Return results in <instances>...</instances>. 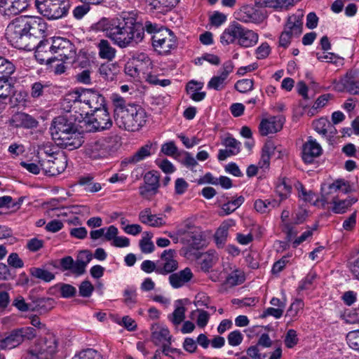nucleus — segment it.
<instances>
[{
  "label": "nucleus",
  "mask_w": 359,
  "mask_h": 359,
  "mask_svg": "<svg viewBox=\"0 0 359 359\" xmlns=\"http://www.w3.org/2000/svg\"><path fill=\"white\" fill-rule=\"evenodd\" d=\"M35 57L40 64H50L55 62V53L51 46V39L40 41L36 47Z\"/></svg>",
  "instance_id": "dca6fc26"
},
{
  "label": "nucleus",
  "mask_w": 359,
  "mask_h": 359,
  "mask_svg": "<svg viewBox=\"0 0 359 359\" xmlns=\"http://www.w3.org/2000/svg\"><path fill=\"white\" fill-rule=\"evenodd\" d=\"M11 124L16 128H32L36 127L38 122L32 116L23 113H15L11 118Z\"/></svg>",
  "instance_id": "4be33fe9"
},
{
  "label": "nucleus",
  "mask_w": 359,
  "mask_h": 359,
  "mask_svg": "<svg viewBox=\"0 0 359 359\" xmlns=\"http://www.w3.org/2000/svg\"><path fill=\"white\" fill-rule=\"evenodd\" d=\"M139 220L143 224L154 227H158L165 224V222L161 217H157L156 215L151 214L150 208H145L140 212Z\"/></svg>",
  "instance_id": "a878e982"
},
{
  "label": "nucleus",
  "mask_w": 359,
  "mask_h": 359,
  "mask_svg": "<svg viewBox=\"0 0 359 359\" xmlns=\"http://www.w3.org/2000/svg\"><path fill=\"white\" fill-rule=\"evenodd\" d=\"M118 72V66L114 63H104L101 65L99 68V73L100 76L107 81H114Z\"/></svg>",
  "instance_id": "bb28decb"
},
{
  "label": "nucleus",
  "mask_w": 359,
  "mask_h": 359,
  "mask_svg": "<svg viewBox=\"0 0 359 359\" xmlns=\"http://www.w3.org/2000/svg\"><path fill=\"white\" fill-rule=\"evenodd\" d=\"M254 81L252 79H242L235 84V88L240 93H247L253 89Z\"/></svg>",
  "instance_id": "8fccbe9b"
},
{
  "label": "nucleus",
  "mask_w": 359,
  "mask_h": 359,
  "mask_svg": "<svg viewBox=\"0 0 359 359\" xmlns=\"http://www.w3.org/2000/svg\"><path fill=\"white\" fill-rule=\"evenodd\" d=\"M256 6L268 7L275 9L293 6L294 0H255Z\"/></svg>",
  "instance_id": "c756f323"
},
{
  "label": "nucleus",
  "mask_w": 359,
  "mask_h": 359,
  "mask_svg": "<svg viewBox=\"0 0 359 359\" xmlns=\"http://www.w3.org/2000/svg\"><path fill=\"white\" fill-rule=\"evenodd\" d=\"M36 335V330L32 327H24L12 330L10 334L0 341L2 349L13 348L25 340H31Z\"/></svg>",
  "instance_id": "9b49d317"
},
{
  "label": "nucleus",
  "mask_w": 359,
  "mask_h": 359,
  "mask_svg": "<svg viewBox=\"0 0 359 359\" xmlns=\"http://www.w3.org/2000/svg\"><path fill=\"white\" fill-rule=\"evenodd\" d=\"M132 60L142 69V74H145L152 65L150 58L144 53L138 54L137 56L133 57Z\"/></svg>",
  "instance_id": "ea45409f"
},
{
  "label": "nucleus",
  "mask_w": 359,
  "mask_h": 359,
  "mask_svg": "<svg viewBox=\"0 0 359 359\" xmlns=\"http://www.w3.org/2000/svg\"><path fill=\"white\" fill-rule=\"evenodd\" d=\"M51 46L55 53V61L65 62L67 60H74L76 48L67 39L62 37L51 39Z\"/></svg>",
  "instance_id": "f8f14e48"
},
{
  "label": "nucleus",
  "mask_w": 359,
  "mask_h": 359,
  "mask_svg": "<svg viewBox=\"0 0 359 359\" xmlns=\"http://www.w3.org/2000/svg\"><path fill=\"white\" fill-rule=\"evenodd\" d=\"M284 342L287 348H293L298 342L297 332L292 329L289 330L285 335Z\"/></svg>",
  "instance_id": "680f3d73"
},
{
  "label": "nucleus",
  "mask_w": 359,
  "mask_h": 359,
  "mask_svg": "<svg viewBox=\"0 0 359 359\" xmlns=\"http://www.w3.org/2000/svg\"><path fill=\"white\" fill-rule=\"evenodd\" d=\"M50 130L55 144L62 148L73 150L80 147L83 142L78 126L67 116L55 118Z\"/></svg>",
  "instance_id": "7ed1b4c3"
},
{
  "label": "nucleus",
  "mask_w": 359,
  "mask_h": 359,
  "mask_svg": "<svg viewBox=\"0 0 359 359\" xmlns=\"http://www.w3.org/2000/svg\"><path fill=\"white\" fill-rule=\"evenodd\" d=\"M258 41V34L252 30L245 28L238 22H233L223 32L220 42L223 45L237 43L238 45L248 48L255 46Z\"/></svg>",
  "instance_id": "39448f33"
},
{
  "label": "nucleus",
  "mask_w": 359,
  "mask_h": 359,
  "mask_svg": "<svg viewBox=\"0 0 359 359\" xmlns=\"http://www.w3.org/2000/svg\"><path fill=\"white\" fill-rule=\"evenodd\" d=\"M111 99L114 107V120H116L117 118L118 110H126L127 105L126 104V100L118 94H112Z\"/></svg>",
  "instance_id": "c03bdc74"
},
{
  "label": "nucleus",
  "mask_w": 359,
  "mask_h": 359,
  "mask_svg": "<svg viewBox=\"0 0 359 359\" xmlns=\"http://www.w3.org/2000/svg\"><path fill=\"white\" fill-rule=\"evenodd\" d=\"M39 164L46 175L55 176L62 172L67 166L66 156L60 155L54 157L46 154V158L39 157Z\"/></svg>",
  "instance_id": "ddd939ff"
},
{
  "label": "nucleus",
  "mask_w": 359,
  "mask_h": 359,
  "mask_svg": "<svg viewBox=\"0 0 359 359\" xmlns=\"http://www.w3.org/2000/svg\"><path fill=\"white\" fill-rule=\"evenodd\" d=\"M358 72L350 70L342 79V84L346 90L353 95H359V80L357 79Z\"/></svg>",
  "instance_id": "b1692460"
},
{
  "label": "nucleus",
  "mask_w": 359,
  "mask_h": 359,
  "mask_svg": "<svg viewBox=\"0 0 359 359\" xmlns=\"http://www.w3.org/2000/svg\"><path fill=\"white\" fill-rule=\"evenodd\" d=\"M291 190L292 187L287 183L286 179H283L276 186V193L280 196L281 200L286 198L287 196L290 194Z\"/></svg>",
  "instance_id": "3c124183"
},
{
  "label": "nucleus",
  "mask_w": 359,
  "mask_h": 359,
  "mask_svg": "<svg viewBox=\"0 0 359 359\" xmlns=\"http://www.w3.org/2000/svg\"><path fill=\"white\" fill-rule=\"evenodd\" d=\"M229 225L223 223L217 230L215 234V241L219 248H222L225 244L228 236Z\"/></svg>",
  "instance_id": "e433bc0d"
},
{
  "label": "nucleus",
  "mask_w": 359,
  "mask_h": 359,
  "mask_svg": "<svg viewBox=\"0 0 359 359\" xmlns=\"http://www.w3.org/2000/svg\"><path fill=\"white\" fill-rule=\"evenodd\" d=\"M58 348V339L53 333L37 339L27 350L25 359H52Z\"/></svg>",
  "instance_id": "0eeeda50"
},
{
  "label": "nucleus",
  "mask_w": 359,
  "mask_h": 359,
  "mask_svg": "<svg viewBox=\"0 0 359 359\" xmlns=\"http://www.w3.org/2000/svg\"><path fill=\"white\" fill-rule=\"evenodd\" d=\"M154 50L161 55H167L177 46L176 37L168 29H161L151 37Z\"/></svg>",
  "instance_id": "9d476101"
},
{
  "label": "nucleus",
  "mask_w": 359,
  "mask_h": 359,
  "mask_svg": "<svg viewBox=\"0 0 359 359\" xmlns=\"http://www.w3.org/2000/svg\"><path fill=\"white\" fill-rule=\"evenodd\" d=\"M332 189H337V191H341L344 194H348L352 191V189L351 185L348 181H346L343 179H339L335 180L332 183V187H331Z\"/></svg>",
  "instance_id": "5fc2aeb1"
},
{
  "label": "nucleus",
  "mask_w": 359,
  "mask_h": 359,
  "mask_svg": "<svg viewBox=\"0 0 359 359\" xmlns=\"http://www.w3.org/2000/svg\"><path fill=\"white\" fill-rule=\"evenodd\" d=\"M30 274L45 282H50L55 278V275L41 268L32 267L29 269Z\"/></svg>",
  "instance_id": "4c0bfd02"
},
{
  "label": "nucleus",
  "mask_w": 359,
  "mask_h": 359,
  "mask_svg": "<svg viewBox=\"0 0 359 359\" xmlns=\"http://www.w3.org/2000/svg\"><path fill=\"white\" fill-rule=\"evenodd\" d=\"M31 311L46 313L53 308L54 300L51 298L29 297Z\"/></svg>",
  "instance_id": "412c9836"
},
{
  "label": "nucleus",
  "mask_w": 359,
  "mask_h": 359,
  "mask_svg": "<svg viewBox=\"0 0 359 359\" xmlns=\"http://www.w3.org/2000/svg\"><path fill=\"white\" fill-rule=\"evenodd\" d=\"M303 17L304 15L299 13L292 14L287 18L283 31L279 37L280 46L284 48H287L293 37H299L300 36L303 29Z\"/></svg>",
  "instance_id": "1a4fd4ad"
},
{
  "label": "nucleus",
  "mask_w": 359,
  "mask_h": 359,
  "mask_svg": "<svg viewBox=\"0 0 359 359\" xmlns=\"http://www.w3.org/2000/svg\"><path fill=\"white\" fill-rule=\"evenodd\" d=\"M158 191L156 187H151L148 185H143L140 187V194L144 198L150 199Z\"/></svg>",
  "instance_id": "69168bd1"
},
{
  "label": "nucleus",
  "mask_w": 359,
  "mask_h": 359,
  "mask_svg": "<svg viewBox=\"0 0 359 359\" xmlns=\"http://www.w3.org/2000/svg\"><path fill=\"white\" fill-rule=\"evenodd\" d=\"M284 121L285 118L282 116H272L263 119L259 124V133L262 136L277 133L282 129Z\"/></svg>",
  "instance_id": "6ab92c4d"
},
{
  "label": "nucleus",
  "mask_w": 359,
  "mask_h": 359,
  "mask_svg": "<svg viewBox=\"0 0 359 359\" xmlns=\"http://www.w3.org/2000/svg\"><path fill=\"white\" fill-rule=\"evenodd\" d=\"M322 153L320 145L309 137V140L304 144L302 150V159L306 163H311L313 158L319 156Z\"/></svg>",
  "instance_id": "aec40b11"
},
{
  "label": "nucleus",
  "mask_w": 359,
  "mask_h": 359,
  "mask_svg": "<svg viewBox=\"0 0 359 359\" xmlns=\"http://www.w3.org/2000/svg\"><path fill=\"white\" fill-rule=\"evenodd\" d=\"M245 280L244 273L238 269L233 270L226 278V283L230 286L241 284Z\"/></svg>",
  "instance_id": "58836bf2"
},
{
  "label": "nucleus",
  "mask_w": 359,
  "mask_h": 359,
  "mask_svg": "<svg viewBox=\"0 0 359 359\" xmlns=\"http://www.w3.org/2000/svg\"><path fill=\"white\" fill-rule=\"evenodd\" d=\"M72 98L73 99V104L71 105L69 109H67V111L72 112L74 111L77 113L76 109H80V105L83 104L81 111L79 112V116L76 117V119L79 121L83 118V116H87L90 113H93L106 107L104 97L98 92L93 90H84L81 93L75 92L69 94L64 101H70Z\"/></svg>",
  "instance_id": "20e7f679"
},
{
  "label": "nucleus",
  "mask_w": 359,
  "mask_h": 359,
  "mask_svg": "<svg viewBox=\"0 0 359 359\" xmlns=\"http://www.w3.org/2000/svg\"><path fill=\"white\" fill-rule=\"evenodd\" d=\"M72 359H102V356L95 349L88 348L79 352Z\"/></svg>",
  "instance_id": "49530a36"
},
{
  "label": "nucleus",
  "mask_w": 359,
  "mask_h": 359,
  "mask_svg": "<svg viewBox=\"0 0 359 359\" xmlns=\"http://www.w3.org/2000/svg\"><path fill=\"white\" fill-rule=\"evenodd\" d=\"M152 236L149 238H142L140 241V247L143 253H151L154 250V245L151 241Z\"/></svg>",
  "instance_id": "0e129e2a"
},
{
  "label": "nucleus",
  "mask_w": 359,
  "mask_h": 359,
  "mask_svg": "<svg viewBox=\"0 0 359 359\" xmlns=\"http://www.w3.org/2000/svg\"><path fill=\"white\" fill-rule=\"evenodd\" d=\"M99 50V56L102 59L112 60L116 55V50L114 48L110 43L105 39H102L97 44Z\"/></svg>",
  "instance_id": "7c9ffc66"
},
{
  "label": "nucleus",
  "mask_w": 359,
  "mask_h": 359,
  "mask_svg": "<svg viewBox=\"0 0 359 359\" xmlns=\"http://www.w3.org/2000/svg\"><path fill=\"white\" fill-rule=\"evenodd\" d=\"M152 144H147L140 147L133 156L128 158L127 162L130 163H136L144 160L146 157L151 156V149Z\"/></svg>",
  "instance_id": "473e14b6"
},
{
  "label": "nucleus",
  "mask_w": 359,
  "mask_h": 359,
  "mask_svg": "<svg viewBox=\"0 0 359 359\" xmlns=\"http://www.w3.org/2000/svg\"><path fill=\"white\" fill-rule=\"evenodd\" d=\"M15 70V67L11 61L0 56V79L9 81Z\"/></svg>",
  "instance_id": "72a5a7b5"
},
{
  "label": "nucleus",
  "mask_w": 359,
  "mask_h": 359,
  "mask_svg": "<svg viewBox=\"0 0 359 359\" xmlns=\"http://www.w3.org/2000/svg\"><path fill=\"white\" fill-rule=\"evenodd\" d=\"M215 262V257L214 254L205 253L202 256L201 268L204 271H208Z\"/></svg>",
  "instance_id": "6e6d98bb"
},
{
  "label": "nucleus",
  "mask_w": 359,
  "mask_h": 359,
  "mask_svg": "<svg viewBox=\"0 0 359 359\" xmlns=\"http://www.w3.org/2000/svg\"><path fill=\"white\" fill-rule=\"evenodd\" d=\"M135 62L131 60L125 67L126 74L133 78L137 77L140 73H142V69Z\"/></svg>",
  "instance_id": "864d4df0"
},
{
  "label": "nucleus",
  "mask_w": 359,
  "mask_h": 359,
  "mask_svg": "<svg viewBox=\"0 0 359 359\" xmlns=\"http://www.w3.org/2000/svg\"><path fill=\"white\" fill-rule=\"evenodd\" d=\"M144 184L156 187V189L159 187V173L157 171H149L147 172L144 177Z\"/></svg>",
  "instance_id": "09e8293b"
},
{
  "label": "nucleus",
  "mask_w": 359,
  "mask_h": 359,
  "mask_svg": "<svg viewBox=\"0 0 359 359\" xmlns=\"http://www.w3.org/2000/svg\"><path fill=\"white\" fill-rule=\"evenodd\" d=\"M104 29L107 36L121 48L133 42L137 43L144 38L143 24L132 16L113 20Z\"/></svg>",
  "instance_id": "f03ea898"
},
{
  "label": "nucleus",
  "mask_w": 359,
  "mask_h": 359,
  "mask_svg": "<svg viewBox=\"0 0 359 359\" xmlns=\"http://www.w3.org/2000/svg\"><path fill=\"white\" fill-rule=\"evenodd\" d=\"M357 201L358 198L355 197H348L344 200H339L337 198V199L332 203V210L336 214H343L346 212L348 208Z\"/></svg>",
  "instance_id": "2f4dec72"
},
{
  "label": "nucleus",
  "mask_w": 359,
  "mask_h": 359,
  "mask_svg": "<svg viewBox=\"0 0 359 359\" xmlns=\"http://www.w3.org/2000/svg\"><path fill=\"white\" fill-rule=\"evenodd\" d=\"M304 303L302 300H295L287 309L285 316L293 318L297 315L298 312L302 309Z\"/></svg>",
  "instance_id": "13d9d810"
},
{
  "label": "nucleus",
  "mask_w": 359,
  "mask_h": 359,
  "mask_svg": "<svg viewBox=\"0 0 359 359\" xmlns=\"http://www.w3.org/2000/svg\"><path fill=\"white\" fill-rule=\"evenodd\" d=\"M358 332L359 330L351 332L346 336L347 343L351 348L355 350L359 348V337H358Z\"/></svg>",
  "instance_id": "774afa93"
},
{
  "label": "nucleus",
  "mask_w": 359,
  "mask_h": 359,
  "mask_svg": "<svg viewBox=\"0 0 359 359\" xmlns=\"http://www.w3.org/2000/svg\"><path fill=\"white\" fill-rule=\"evenodd\" d=\"M13 91V86L9 81L0 79V110L4 109L7 101L10 99Z\"/></svg>",
  "instance_id": "cd10ccee"
},
{
  "label": "nucleus",
  "mask_w": 359,
  "mask_h": 359,
  "mask_svg": "<svg viewBox=\"0 0 359 359\" xmlns=\"http://www.w3.org/2000/svg\"><path fill=\"white\" fill-rule=\"evenodd\" d=\"M109 151L107 144L101 140L88 143L85 148L86 155L92 159L106 158Z\"/></svg>",
  "instance_id": "a211bd4d"
},
{
  "label": "nucleus",
  "mask_w": 359,
  "mask_h": 359,
  "mask_svg": "<svg viewBox=\"0 0 359 359\" xmlns=\"http://www.w3.org/2000/svg\"><path fill=\"white\" fill-rule=\"evenodd\" d=\"M176 252L175 250H165L158 260V274L166 276L172 273L178 269V262L175 259Z\"/></svg>",
  "instance_id": "4468645a"
},
{
  "label": "nucleus",
  "mask_w": 359,
  "mask_h": 359,
  "mask_svg": "<svg viewBox=\"0 0 359 359\" xmlns=\"http://www.w3.org/2000/svg\"><path fill=\"white\" fill-rule=\"evenodd\" d=\"M13 304L20 311H31V301L26 302L25 299L22 297H17L13 301Z\"/></svg>",
  "instance_id": "338daca9"
},
{
  "label": "nucleus",
  "mask_w": 359,
  "mask_h": 359,
  "mask_svg": "<svg viewBox=\"0 0 359 359\" xmlns=\"http://www.w3.org/2000/svg\"><path fill=\"white\" fill-rule=\"evenodd\" d=\"M147 119V114L140 105L128 104L126 110H118L116 125L128 131L135 132L142 128Z\"/></svg>",
  "instance_id": "423d86ee"
},
{
  "label": "nucleus",
  "mask_w": 359,
  "mask_h": 359,
  "mask_svg": "<svg viewBox=\"0 0 359 359\" xmlns=\"http://www.w3.org/2000/svg\"><path fill=\"white\" fill-rule=\"evenodd\" d=\"M243 339V336L239 330H234L231 332L228 337L227 340L229 345L232 346H237L240 345Z\"/></svg>",
  "instance_id": "052dcab7"
},
{
  "label": "nucleus",
  "mask_w": 359,
  "mask_h": 359,
  "mask_svg": "<svg viewBox=\"0 0 359 359\" xmlns=\"http://www.w3.org/2000/svg\"><path fill=\"white\" fill-rule=\"evenodd\" d=\"M313 127L314 130L319 134L325 136L327 133L326 126H330V122L324 118L315 120L313 122Z\"/></svg>",
  "instance_id": "603ef678"
},
{
  "label": "nucleus",
  "mask_w": 359,
  "mask_h": 359,
  "mask_svg": "<svg viewBox=\"0 0 359 359\" xmlns=\"http://www.w3.org/2000/svg\"><path fill=\"white\" fill-rule=\"evenodd\" d=\"M276 205V201H269L268 200L263 201L261 199L256 200L254 204L255 209L259 212L264 213L267 211V209L269 205L272 207H275Z\"/></svg>",
  "instance_id": "bf43d9fd"
},
{
  "label": "nucleus",
  "mask_w": 359,
  "mask_h": 359,
  "mask_svg": "<svg viewBox=\"0 0 359 359\" xmlns=\"http://www.w3.org/2000/svg\"><path fill=\"white\" fill-rule=\"evenodd\" d=\"M152 339L155 344L161 342L163 340L168 341L169 344H171V336L170 332L167 328H161L158 331L152 332Z\"/></svg>",
  "instance_id": "a18cd8bd"
},
{
  "label": "nucleus",
  "mask_w": 359,
  "mask_h": 359,
  "mask_svg": "<svg viewBox=\"0 0 359 359\" xmlns=\"http://www.w3.org/2000/svg\"><path fill=\"white\" fill-rule=\"evenodd\" d=\"M275 149L276 147L272 141L269 140L264 144L262 150L261 159L259 162V166L261 168H269L270 165V158L271 156L273 155Z\"/></svg>",
  "instance_id": "c85d7f7f"
},
{
  "label": "nucleus",
  "mask_w": 359,
  "mask_h": 359,
  "mask_svg": "<svg viewBox=\"0 0 359 359\" xmlns=\"http://www.w3.org/2000/svg\"><path fill=\"white\" fill-rule=\"evenodd\" d=\"M94 290L93 285L88 280L83 281L79 288V294L83 297H89Z\"/></svg>",
  "instance_id": "e2e57ef3"
},
{
  "label": "nucleus",
  "mask_w": 359,
  "mask_h": 359,
  "mask_svg": "<svg viewBox=\"0 0 359 359\" xmlns=\"http://www.w3.org/2000/svg\"><path fill=\"white\" fill-rule=\"evenodd\" d=\"M226 79L221 74L219 76H213L208 83L209 88H213L216 90H219L224 87V81Z\"/></svg>",
  "instance_id": "4d7b16f0"
},
{
  "label": "nucleus",
  "mask_w": 359,
  "mask_h": 359,
  "mask_svg": "<svg viewBox=\"0 0 359 359\" xmlns=\"http://www.w3.org/2000/svg\"><path fill=\"white\" fill-rule=\"evenodd\" d=\"M91 114L93 118L88 123L89 130H103L111 126L112 121L106 107L91 113Z\"/></svg>",
  "instance_id": "2eb2a0df"
},
{
  "label": "nucleus",
  "mask_w": 359,
  "mask_h": 359,
  "mask_svg": "<svg viewBox=\"0 0 359 359\" xmlns=\"http://www.w3.org/2000/svg\"><path fill=\"white\" fill-rule=\"evenodd\" d=\"M92 257L93 255L90 251H81L76 260L74 261V265L71 269V272L76 276L83 274L86 271V267L92 259Z\"/></svg>",
  "instance_id": "5701e85b"
},
{
  "label": "nucleus",
  "mask_w": 359,
  "mask_h": 359,
  "mask_svg": "<svg viewBox=\"0 0 359 359\" xmlns=\"http://www.w3.org/2000/svg\"><path fill=\"white\" fill-rule=\"evenodd\" d=\"M332 187V183L328 186L327 190L323 187L321 188L320 201L322 202L323 205L326 204H332L338 198L337 189H331Z\"/></svg>",
  "instance_id": "c9c22d12"
},
{
  "label": "nucleus",
  "mask_w": 359,
  "mask_h": 359,
  "mask_svg": "<svg viewBox=\"0 0 359 359\" xmlns=\"http://www.w3.org/2000/svg\"><path fill=\"white\" fill-rule=\"evenodd\" d=\"M38 11L48 20H57L66 16L71 4L69 0H35Z\"/></svg>",
  "instance_id": "6e6552de"
},
{
  "label": "nucleus",
  "mask_w": 359,
  "mask_h": 359,
  "mask_svg": "<svg viewBox=\"0 0 359 359\" xmlns=\"http://www.w3.org/2000/svg\"><path fill=\"white\" fill-rule=\"evenodd\" d=\"M79 183L84 187V190L87 192L95 193L102 189V186L98 182L93 181V177L88 175L79 178Z\"/></svg>",
  "instance_id": "f704fd0d"
},
{
  "label": "nucleus",
  "mask_w": 359,
  "mask_h": 359,
  "mask_svg": "<svg viewBox=\"0 0 359 359\" xmlns=\"http://www.w3.org/2000/svg\"><path fill=\"white\" fill-rule=\"evenodd\" d=\"M123 302L127 306L132 308L137 303V294L135 288H126L123 292Z\"/></svg>",
  "instance_id": "79ce46f5"
},
{
  "label": "nucleus",
  "mask_w": 359,
  "mask_h": 359,
  "mask_svg": "<svg viewBox=\"0 0 359 359\" xmlns=\"http://www.w3.org/2000/svg\"><path fill=\"white\" fill-rule=\"evenodd\" d=\"M28 6V0H0V11L8 16L20 14Z\"/></svg>",
  "instance_id": "f3484780"
},
{
  "label": "nucleus",
  "mask_w": 359,
  "mask_h": 359,
  "mask_svg": "<svg viewBox=\"0 0 359 359\" xmlns=\"http://www.w3.org/2000/svg\"><path fill=\"white\" fill-rule=\"evenodd\" d=\"M44 28L41 18L22 15L9 23L6 36L16 48L30 51L37 46Z\"/></svg>",
  "instance_id": "f257e3e1"
},
{
  "label": "nucleus",
  "mask_w": 359,
  "mask_h": 359,
  "mask_svg": "<svg viewBox=\"0 0 359 359\" xmlns=\"http://www.w3.org/2000/svg\"><path fill=\"white\" fill-rule=\"evenodd\" d=\"M244 10L249 20L253 22H260L265 19V15L263 12L254 7L247 6Z\"/></svg>",
  "instance_id": "a19ab883"
},
{
  "label": "nucleus",
  "mask_w": 359,
  "mask_h": 359,
  "mask_svg": "<svg viewBox=\"0 0 359 359\" xmlns=\"http://www.w3.org/2000/svg\"><path fill=\"white\" fill-rule=\"evenodd\" d=\"M169 281L174 288L182 287L184 283L191 280L193 273L189 268H185L178 273H170Z\"/></svg>",
  "instance_id": "393cba45"
},
{
  "label": "nucleus",
  "mask_w": 359,
  "mask_h": 359,
  "mask_svg": "<svg viewBox=\"0 0 359 359\" xmlns=\"http://www.w3.org/2000/svg\"><path fill=\"white\" fill-rule=\"evenodd\" d=\"M185 311L184 306H177L172 315L169 316L170 320L175 325H180L185 318Z\"/></svg>",
  "instance_id": "37998d69"
},
{
  "label": "nucleus",
  "mask_w": 359,
  "mask_h": 359,
  "mask_svg": "<svg viewBox=\"0 0 359 359\" xmlns=\"http://www.w3.org/2000/svg\"><path fill=\"white\" fill-rule=\"evenodd\" d=\"M180 0H150L149 5L154 9H158L161 7L172 8L175 6Z\"/></svg>",
  "instance_id": "de8ad7c7"
}]
</instances>
